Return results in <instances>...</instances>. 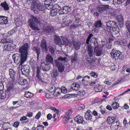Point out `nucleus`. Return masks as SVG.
<instances>
[{
    "label": "nucleus",
    "instance_id": "obj_1",
    "mask_svg": "<svg viewBox=\"0 0 130 130\" xmlns=\"http://www.w3.org/2000/svg\"><path fill=\"white\" fill-rule=\"evenodd\" d=\"M9 75L11 80H10L8 84L7 91L11 94H14L16 92V89L13 87V84L15 80V76L16 71L12 69H10L9 70Z\"/></svg>",
    "mask_w": 130,
    "mask_h": 130
},
{
    "label": "nucleus",
    "instance_id": "obj_2",
    "mask_svg": "<svg viewBox=\"0 0 130 130\" xmlns=\"http://www.w3.org/2000/svg\"><path fill=\"white\" fill-rule=\"evenodd\" d=\"M28 47V44L27 43H25L19 48V51L21 55V58L19 62L20 65H22L26 60L28 55L27 50Z\"/></svg>",
    "mask_w": 130,
    "mask_h": 130
},
{
    "label": "nucleus",
    "instance_id": "obj_3",
    "mask_svg": "<svg viewBox=\"0 0 130 130\" xmlns=\"http://www.w3.org/2000/svg\"><path fill=\"white\" fill-rule=\"evenodd\" d=\"M31 19H29L28 21L29 26L33 30H39V28L37 25L33 21L37 23L41 24L43 22L42 20L40 18L33 15L31 16Z\"/></svg>",
    "mask_w": 130,
    "mask_h": 130
},
{
    "label": "nucleus",
    "instance_id": "obj_4",
    "mask_svg": "<svg viewBox=\"0 0 130 130\" xmlns=\"http://www.w3.org/2000/svg\"><path fill=\"white\" fill-rule=\"evenodd\" d=\"M60 37L59 36L55 35L54 39L55 42L60 46H62L63 45H68L69 41L67 38L64 36H61Z\"/></svg>",
    "mask_w": 130,
    "mask_h": 130
},
{
    "label": "nucleus",
    "instance_id": "obj_5",
    "mask_svg": "<svg viewBox=\"0 0 130 130\" xmlns=\"http://www.w3.org/2000/svg\"><path fill=\"white\" fill-rule=\"evenodd\" d=\"M31 8L34 11L37 9L43 11L44 9V7L41 5L38 0H33Z\"/></svg>",
    "mask_w": 130,
    "mask_h": 130
},
{
    "label": "nucleus",
    "instance_id": "obj_6",
    "mask_svg": "<svg viewBox=\"0 0 130 130\" xmlns=\"http://www.w3.org/2000/svg\"><path fill=\"white\" fill-rule=\"evenodd\" d=\"M72 10L71 7L69 6H65L61 8L59 7L58 13L59 14H67L70 12Z\"/></svg>",
    "mask_w": 130,
    "mask_h": 130
},
{
    "label": "nucleus",
    "instance_id": "obj_7",
    "mask_svg": "<svg viewBox=\"0 0 130 130\" xmlns=\"http://www.w3.org/2000/svg\"><path fill=\"white\" fill-rule=\"evenodd\" d=\"M117 23L115 21H110L107 22L106 23L107 31H110L111 28L113 29L116 28L117 26Z\"/></svg>",
    "mask_w": 130,
    "mask_h": 130
},
{
    "label": "nucleus",
    "instance_id": "obj_8",
    "mask_svg": "<svg viewBox=\"0 0 130 130\" xmlns=\"http://www.w3.org/2000/svg\"><path fill=\"white\" fill-rule=\"evenodd\" d=\"M87 50L89 55H87L85 57V59L87 61H89L93 55V50L91 45H88L87 47Z\"/></svg>",
    "mask_w": 130,
    "mask_h": 130
},
{
    "label": "nucleus",
    "instance_id": "obj_9",
    "mask_svg": "<svg viewBox=\"0 0 130 130\" xmlns=\"http://www.w3.org/2000/svg\"><path fill=\"white\" fill-rule=\"evenodd\" d=\"M109 8L108 5H102L100 6L97 8L98 12L101 13H103L107 11Z\"/></svg>",
    "mask_w": 130,
    "mask_h": 130
},
{
    "label": "nucleus",
    "instance_id": "obj_10",
    "mask_svg": "<svg viewBox=\"0 0 130 130\" xmlns=\"http://www.w3.org/2000/svg\"><path fill=\"white\" fill-rule=\"evenodd\" d=\"M121 53L119 51L113 49L110 53L111 57L115 60L118 59Z\"/></svg>",
    "mask_w": 130,
    "mask_h": 130
},
{
    "label": "nucleus",
    "instance_id": "obj_11",
    "mask_svg": "<svg viewBox=\"0 0 130 130\" xmlns=\"http://www.w3.org/2000/svg\"><path fill=\"white\" fill-rule=\"evenodd\" d=\"M74 120L78 124H86L87 123V122L84 120L83 117L79 115H77L75 117Z\"/></svg>",
    "mask_w": 130,
    "mask_h": 130
},
{
    "label": "nucleus",
    "instance_id": "obj_12",
    "mask_svg": "<svg viewBox=\"0 0 130 130\" xmlns=\"http://www.w3.org/2000/svg\"><path fill=\"white\" fill-rule=\"evenodd\" d=\"M16 46L15 44L11 43L8 44H6L3 46V48L4 50L7 51L12 50L16 48Z\"/></svg>",
    "mask_w": 130,
    "mask_h": 130
},
{
    "label": "nucleus",
    "instance_id": "obj_13",
    "mask_svg": "<svg viewBox=\"0 0 130 130\" xmlns=\"http://www.w3.org/2000/svg\"><path fill=\"white\" fill-rule=\"evenodd\" d=\"M45 62L47 65H48L50 63H52L53 62V58L50 54L46 55Z\"/></svg>",
    "mask_w": 130,
    "mask_h": 130
},
{
    "label": "nucleus",
    "instance_id": "obj_14",
    "mask_svg": "<svg viewBox=\"0 0 130 130\" xmlns=\"http://www.w3.org/2000/svg\"><path fill=\"white\" fill-rule=\"evenodd\" d=\"M43 30L45 32L48 33H51L53 31L54 28L51 25H47L43 28Z\"/></svg>",
    "mask_w": 130,
    "mask_h": 130
},
{
    "label": "nucleus",
    "instance_id": "obj_15",
    "mask_svg": "<svg viewBox=\"0 0 130 130\" xmlns=\"http://www.w3.org/2000/svg\"><path fill=\"white\" fill-rule=\"evenodd\" d=\"M72 113V111L71 109L69 110L66 113L65 115V117L63 119L64 120H65V121L64 122V123H66L69 120V116L71 115Z\"/></svg>",
    "mask_w": 130,
    "mask_h": 130
},
{
    "label": "nucleus",
    "instance_id": "obj_16",
    "mask_svg": "<svg viewBox=\"0 0 130 130\" xmlns=\"http://www.w3.org/2000/svg\"><path fill=\"white\" fill-rule=\"evenodd\" d=\"M92 113L90 110H88L85 114V118L87 120H90L92 118Z\"/></svg>",
    "mask_w": 130,
    "mask_h": 130
},
{
    "label": "nucleus",
    "instance_id": "obj_17",
    "mask_svg": "<svg viewBox=\"0 0 130 130\" xmlns=\"http://www.w3.org/2000/svg\"><path fill=\"white\" fill-rule=\"evenodd\" d=\"M52 0H45L44 1V4L45 7L48 9H51V6L52 5Z\"/></svg>",
    "mask_w": 130,
    "mask_h": 130
},
{
    "label": "nucleus",
    "instance_id": "obj_18",
    "mask_svg": "<svg viewBox=\"0 0 130 130\" xmlns=\"http://www.w3.org/2000/svg\"><path fill=\"white\" fill-rule=\"evenodd\" d=\"M71 43L73 44V47L75 49L77 50L80 49L81 44L80 42L73 41Z\"/></svg>",
    "mask_w": 130,
    "mask_h": 130
},
{
    "label": "nucleus",
    "instance_id": "obj_19",
    "mask_svg": "<svg viewBox=\"0 0 130 130\" xmlns=\"http://www.w3.org/2000/svg\"><path fill=\"white\" fill-rule=\"evenodd\" d=\"M57 63H55L56 65L58 67V70L60 72H62L64 70V67L62 63H59L57 62Z\"/></svg>",
    "mask_w": 130,
    "mask_h": 130
},
{
    "label": "nucleus",
    "instance_id": "obj_20",
    "mask_svg": "<svg viewBox=\"0 0 130 130\" xmlns=\"http://www.w3.org/2000/svg\"><path fill=\"white\" fill-rule=\"evenodd\" d=\"M8 22L7 17L2 16H0V24H6Z\"/></svg>",
    "mask_w": 130,
    "mask_h": 130
},
{
    "label": "nucleus",
    "instance_id": "obj_21",
    "mask_svg": "<svg viewBox=\"0 0 130 130\" xmlns=\"http://www.w3.org/2000/svg\"><path fill=\"white\" fill-rule=\"evenodd\" d=\"M80 87L79 84L77 83H73L71 85V87L72 89L75 91H77L78 90Z\"/></svg>",
    "mask_w": 130,
    "mask_h": 130
},
{
    "label": "nucleus",
    "instance_id": "obj_22",
    "mask_svg": "<svg viewBox=\"0 0 130 130\" xmlns=\"http://www.w3.org/2000/svg\"><path fill=\"white\" fill-rule=\"evenodd\" d=\"M40 47L44 50L47 51L48 50L47 48V45L45 41L43 40L41 41Z\"/></svg>",
    "mask_w": 130,
    "mask_h": 130
},
{
    "label": "nucleus",
    "instance_id": "obj_23",
    "mask_svg": "<svg viewBox=\"0 0 130 130\" xmlns=\"http://www.w3.org/2000/svg\"><path fill=\"white\" fill-rule=\"evenodd\" d=\"M119 127V123L117 122H115L112 124L111 126V128L112 130H116Z\"/></svg>",
    "mask_w": 130,
    "mask_h": 130
},
{
    "label": "nucleus",
    "instance_id": "obj_24",
    "mask_svg": "<svg viewBox=\"0 0 130 130\" xmlns=\"http://www.w3.org/2000/svg\"><path fill=\"white\" fill-rule=\"evenodd\" d=\"M116 119L115 117H108L107 119V123L109 124L113 123V122L116 120Z\"/></svg>",
    "mask_w": 130,
    "mask_h": 130
},
{
    "label": "nucleus",
    "instance_id": "obj_25",
    "mask_svg": "<svg viewBox=\"0 0 130 130\" xmlns=\"http://www.w3.org/2000/svg\"><path fill=\"white\" fill-rule=\"evenodd\" d=\"M32 50L36 52L37 53V59H38L39 58V55L41 52L40 48L38 47H34L33 48Z\"/></svg>",
    "mask_w": 130,
    "mask_h": 130
},
{
    "label": "nucleus",
    "instance_id": "obj_26",
    "mask_svg": "<svg viewBox=\"0 0 130 130\" xmlns=\"http://www.w3.org/2000/svg\"><path fill=\"white\" fill-rule=\"evenodd\" d=\"M118 20L119 22L121 27L123 26V16L121 15H119L117 16Z\"/></svg>",
    "mask_w": 130,
    "mask_h": 130
},
{
    "label": "nucleus",
    "instance_id": "obj_27",
    "mask_svg": "<svg viewBox=\"0 0 130 130\" xmlns=\"http://www.w3.org/2000/svg\"><path fill=\"white\" fill-rule=\"evenodd\" d=\"M22 65H21L19 64V65L22 66L21 71L22 73L23 74H25V72H27L28 67V66L26 65L22 66Z\"/></svg>",
    "mask_w": 130,
    "mask_h": 130
},
{
    "label": "nucleus",
    "instance_id": "obj_28",
    "mask_svg": "<svg viewBox=\"0 0 130 130\" xmlns=\"http://www.w3.org/2000/svg\"><path fill=\"white\" fill-rule=\"evenodd\" d=\"M0 5L5 10H8L9 9V5L6 2L1 3Z\"/></svg>",
    "mask_w": 130,
    "mask_h": 130
},
{
    "label": "nucleus",
    "instance_id": "obj_29",
    "mask_svg": "<svg viewBox=\"0 0 130 130\" xmlns=\"http://www.w3.org/2000/svg\"><path fill=\"white\" fill-rule=\"evenodd\" d=\"M94 52L97 56H100L102 53V51L101 49H99L98 48H95L94 50Z\"/></svg>",
    "mask_w": 130,
    "mask_h": 130
},
{
    "label": "nucleus",
    "instance_id": "obj_30",
    "mask_svg": "<svg viewBox=\"0 0 130 130\" xmlns=\"http://www.w3.org/2000/svg\"><path fill=\"white\" fill-rule=\"evenodd\" d=\"M66 59V57H59L57 59H55L54 62L55 63H57V62H59V63H62V62L60 61V60L61 61H65Z\"/></svg>",
    "mask_w": 130,
    "mask_h": 130
},
{
    "label": "nucleus",
    "instance_id": "obj_31",
    "mask_svg": "<svg viewBox=\"0 0 130 130\" xmlns=\"http://www.w3.org/2000/svg\"><path fill=\"white\" fill-rule=\"evenodd\" d=\"M103 89L102 85H98L94 87V90L96 92H100Z\"/></svg>",
    "mask_w": 130,
    "mask_h": 130
},
{
    "label": "nucleus",
    "instance_id": "obj_32",
    "mask_svg": "<svg viewBox=\"0 0 130 130\" xmlns=\"http://www.w3.org/2000/svg\"><path fill=\"white\" fill-rule=\"evenodd\" d=\"M10 125V124L8 122H4L2 125L3 129L2 130H7Z\"/></svg>",
    "mask_w": 130,
    "mask_h": 130
},
{
    "label": "nucleus",
    "instance_id": "obj_33",
    "mask_svg": "<svg viewBox=\"0 0 130 130\" xmlns=\"http://www.w3.org/2000/svg\"><path fill=\"white\" fill-rule=\"evenodd\" d=\"M3 90H0V99H4L6 97L5 92L3 91Z\"/></svg>",
    "mask_w": 130,
    "mask_h": 130
},
{
    "label": "nucleus",
    "instance_id": "obj_34",
    "mask_svg": "<svg viewBox=\"0 0 130 130\" xmlns=\"http://www.w3.org/2000/svg\"><path fill=\"white\" fill-rule=\"evenodd\" d=\"M61 89L59 88H57L55 89L54 92L53 94L55 96H58L59 95L60 93Z\"/></svg>",
    "mask_w": 130,
    "mask_h": 130
},
{
    "label": "nucleus",
    "instance_id": "obj_35",
    "mask_svg": "<svg viewBox=\"0 0 130 130\" xmlns=\"http://www.w3.org/2000/svg\"><path fill=\"white\" fill-rule=\"evenodd\" d=\"M58 9H53L51 10V11L50 15H51L53 17L56 15L58 13Z\"/></svg>",
    "mask_w": 130,
    "mask_h": 130
},
{
    "label": "nucleus",
    "instance_id": "obj_36",
    "mask_svg": "<svg viewBox=\"0 0 130 130\" xmlns=\"http://www.w3.org/2000/svg\"><path fill=\"white\" fill-rule=\"evenodd\" d=\"M102 25V24L100 20H98L95 22L94 24V25L96 28L100 27Z\"/></svg>",
    "mask_w": 130,
    "mask_h": 130
},
{
    "label": "nucleus",
    "instance_id": "obj_37",
    "mask_svg": "<svg viewBox=\"0 0 130 130\" xmlns=\"http://www.w3.org/2000/svg\"><path fill=\"white\" fill-rule=\"evenodd\" d=\"M25 97L27 98H31L33 96V94L28 91L25 92Z\"/></svg>",
    "mask_w": 130,
    "mask_h": 130
},
{
    "label": "nucleus",
    "instance_id": "obj_38",
    "mask_svg": "<svg viewBox=\"0 0 130 130\" xmlns=\"http://www.w3.org/2000/svg\"><path fill=\"white\" fill-rule=\"evenodd\" d=\"M27 81L25 79H21L19 82V83L21 85H25L27 84Z\"/></svg>",
    "mask_w": 130,
    "mask_h": 130
},
{
    "label": "nucleus",
    "instance_id": "obj_39",
    "mask_svg": "<svg viewBox=\"0 0 130 130\" xmlns=\"http://www.w3.org/2000/svg\"><path fill=\"white\" fill-rule=\"evenodd\" d=\"M112 107L114 109L118 108L119 106V104L116 102H113L112 104Z\"/></svg>",
    "mask_w": 130,
    "mask_h": 130
},
{
    "label": "nucleus",
    "instance_id": "obj_40",
    "mask_svg": "<svg viewBox=\"0 0 130 130\" xmlns=\"http://www.w3.org/2000/svg\"><path fill=\"white\" fill-rule=\"evenodd\" d=\"M90 75L95 78H97L98 76V75L97 73L93 71L91 72L90 73Z\"/></svg>",
    "mask_w": 130,
    "mask_h": 130
},
{
    "label": "nucleus",
    "instance_id": "obj_41",
    "mask_svg": "<svg viewBox=\"0 0 130 130\" xmlns=\"http://www.w3.org/2000/svg\"><path fill=\"white\" fill-rule=\"evenodd\" d=\"M85 93L84 91L82 90L77 92V95L80 96H82L84 95Z\"/></svg>",
    "mask_w": 130,
    "mask_h": 130
},
{
    "label": "nucleus",
    "instance_id": "obj_42",
    "mask_svg": "<svg viewBox=\"0 0 130 130\" xmlns=\"http://www.w3.org/2000/svg\"><path fill=\"white\" fill-rule=\"evenodd\" d=\"M60 89H61L60 92H61V93H63L65 94L67 92V88L65 87H62Z\"/></svg>",
    "mask_w": 130,
    "mask_h": 130
},
{
    "label": "nucleus",
    "instance_id": "obj_43",
    "mask_svg": "<svg viewBox=\"0 0 130 130\" xmlns=\"http://www.w3.org/2000/svg\"><path fill=\"white\" fill-rule=\"evenodd\" d=\"M37 130H44V126L42 125H39L36 128Z\"/></svg>",
    "mask_w": 130,
    "mask_h": 130
},
{
    "label": "nucleus",
    "instance_id": "obj_44",
    "mask_svg": "<svg viewBox=\"0 0 130 130\" xmlns=\"http://www.w3.org/2000/svg\"><path fill=\"white\" fill-rule=\"evenodd\" d=\"M93 36V35L92 34H90L88 36L87 39L86 40V43L87 44H89V42L90 41L91 38Z\"/></svg>",
    "mask_w": 130,
    "mask_h": 130
},
{
    "label": "nucleus",
    "instance_id": "obj_45",
    "mask_svg": "<svg viewBox=\"0 0 130 130\" xmlns=\"http://www.w3.org/2000/svg\"><path fill=\"white\" fill-rule=\"evenodd\" d=\"M48 48L49 51H50L51 54H54L55 52V49L53 48L52 46H49Z\"/></svg>",
    "mask_w": 130,
    "mask_h": 130
},
{
    "label": "nucleus",
    "instance_id": "obj_46",
    "mask_svg": "<svg viewBox=\"0 0 130 130\" xmlns=\"http://www.w3.org/2000/svg\"><path fill=\"white\" fill-rule=\"evenodd\" d=\"M36 77L37 78L39 82H43V81L41 78V76L40 75V73H37Z\"/></svg>",
    "mask_w": 130,
    "mask_h": 130
},
{
    "label": "nucleus",
    "instance_id": "obj_47",
    "mask_svg": "<svg viewBox=\"0 0 130 130\" xmlns=\"http://www.w3.org/2000/svg\"><path fill=\"white\" fill-rule=\"evenodd\" d=\"M58 73H59L58 72V71L57 70H54L53 72V76L54 77H56L58 75Z\"/></svg>",
    "mask_w": 130,
    "mask_h": 130
},
{
    "label": "nucleus",
    "instance_id": "obj_48",
    "mask_svg": "<svg viewBox=\"0 0 130 130\" xmlns=\"http://www.w3.org/2000/svg\"><path fill=\"white\" fill-rule=\"evenodd\" d=\"M90 78V77L89 76H86L84 77V78L82 79V82L88 81Z\"/></svg>",
    "mask_w": 130,
    "mask_h": 130
},
{
    "label": "nucleus",
    "instance_id": "obj_49",
    "mask_svg": "<svg viewBox=\"0 0 130 130\" xmlns=\"http://www.w3.org/2000/svg\"><path fill=\"white\" fill-rule=\"evenodd\" d=\"M30 64L31 66L33 68L35 67L37 68V65L35 61H33L32 62H30Z\"/></svg>",
    "mask_w": 130,
    "mask_h": 130
},
{
    "label": "nucleus",
    "instance_id": "obj_50",
    "mask_svg": "<svg viewBox=\"0 0 130 130\" xmlns=\"http://www.w3.org/2000/svg\"><path fill=\"white\" fill-rule=\"evenodd\" d=\"M88 63L91 65H92L95 62L94 59L91 58L90 59L89 61H88Z\"/></svg>",
    "mask_w": 130,
    "mask_h": 130
},
{
    "label": "nucleus",
    "instance_id": "obj_51",
    "mask_svg": "<svg viewBox=\"0 0 130 130\" xmlns=\"http://www.w3.org/2000/svg\"><path fill=\"white\" fill-rule=\"evenodd\" d=\"M55 89H56L55 86L52 87L49 89V92L51 93L54 92L55 90Z\"/></svg>",
    "mask_w": 130,
    "mask_h": 130
},
{
    "label": "nucleus",
    "instance_id": "obj_52",
    "mask_svg": "<svg viewBox=\"0 0 130 130\" xmlns=\"http://www.w3.org/2000/svg\"><path fill=\"white\" fill-rule=\"evenodd\" d=\"M41 113V112H39L35 116V118L37 119H39L40 117Z\"/></svg>",
    "mask_w": 130,
    "mask_h": 130
},
{
    "label": "nucleus",
    "instance_id": "obj_53",
    "mask_svg": "<svg viewBox=\"0 0 130 130\" xmlns=\"http://www.w3.org/2000/svg\"><path fill=\"white\" fill-rule=\"evenodd\" d=\"M13 30H11V31H9L6 34H7V37H9L10 35H11L13 33Z\"/></svg>",
    "mask_w": 130,
    "mask_h": 130
},
{
    "label": "nucleus",
    "instance_id": "obj_54",
    "mask_svg": "<svg viewBox=\"0 0 130 130\" xmlns=\"http://www.w3.org/2000/svg\"><path fill=\"white\" fill-rule=\"evenodd\" d=\"M77 16L76 15L75 16V23H79V18L77 17Z\"/></svg>",
    "mask_w": 130,
    "mask_h": 130
},
{
    "label": "nucleus",
    "instance_id": "obj_55",
    "mask_svg": "<svg viewBox=\"0 0 130 130\" xmlns=\"http://www.w3.org/2000/svg\"><path fill=\"white\" fill-rule=\"evenodd\" d=\"M116 65H115L113 64H112L111 67L110 68L111 70H115L116 69Z\"/></svg>",
    "mask_w": 130,
    "mask_h": 130
},
{
    "label": "nucleus",
    "instance_id": "obj_56",
    "mask_svg": "<svg viewBox=\"0 0 130 130\" xmlns=\"http://www.w3.org/2000/svg\"><path fill=\"white\" fill-rule=\"evenodd\" d=\"M98 42L96 41L95 40L94 42V46L95 48H98Z\"/></svg>",
    "mask_w": 130,
    "mask_h": 130
},
{
    "label": "nucleus",
    "instance_id": "obj_57",
    "mask_svg": "<svg viewBox=\"0 0 130 130\" xmlns=\"http://www.w3.org/2000/svg\"><path fill=\"white\" fill-rule=\"evenodd\" d=\"M82 128L81 126H78L74 127L73 130H82Z\"/></svg>",
    "mask_w": 130,
    "mask_h": 130
},
{
    "label": "nucleus",
    "instance_id": "obj_58",
    "mask_svg": "<svg viewBox=\"0 0 130 130\" xmlns=\"http://www.w3.org/2000/svg\"><path fill=\"white\" fill-rule=\"evenodd\" d=\"M123 123L125 126H126L128 124V122L127 120L125 119H124L123 121Z\"/></svg>",
    "mask_w": 130,
    "mask_h": 130
},
{
    "label": "nucleus",
    "instance_id": "obj_59",
    "mask_svg": "<svg viewBox=\"0 0 130 130\" xmlns=\"http://www.w3.org/2000/svg\"><path fill=\"white\" fill-rule=\"evenodd\" d=\"M4 89V86L3 83L0 81V90H3Z\"/></svg>",
    "mask_w": 130,
    "mask_h": 130
},
{
    "label": "nucleus",
    "instance_id": "obj_60",
    "mask_svg": "<svg viewBox=\"0 0 130 130\" xmlns=\"http://www.w3.org/2000/svg\"><path fill=\"white\" fill-rule=\"evenodd\" d=\"M52 115L50 114H48L47 116V118L48 120H50L52 118Z\"/></svg>",
    "mask_w": 130,
    "mask_h": 130
},
{
    "label": "nucleus",
    "instance_id": "obj_61",
    "mask_svg": "<svg viewBox=\"0 0 130 130\" xmlns=\"http://www.w3.org/2000/svg\"><path fill=\"white\" fill-rule=\"evenodd\" d=\"M76 55L75 54V56L74 57H73L72 59V61H76L77 59V58L76 56Z\"/></svg>",
    "mask_w": 130,
    "mask_h": 130
},
{
    "label": "nucleus",
    "instance_id": "obj_62",
    "mask_svg": "<svg viewBox=\"0 0 130 130\" xmlns=\"http://www.w3.org/2000/svg\"><path fill=\"white\" fill-rule=\"evenodd\" d=\"M130 91V88L128 89L127 90L124 91L122 93L120 94L121 95H123L124 94Z\"/></svg>",
    "mask_w": 130,
    "mask_h": 130
},
{
    "label": "nucleus",
    "instance_id": "obj_63",
    "mask_svg": "<svg viewBox=\"0 0 130 130\" xmlns=\"http://www.w3.org/2000/svg\"><path fill=\"white\" fill-rule=\"evenodd\" d=\"M7 43H11L13 42V41L10 39H6Z\"/></svg>",
    "mask_w": 130,
    "mask_h": 130
},
{
    "label": "nucleus",
    "instance_id": "obj_64",
    "mask_svg": "<svg viewBox=\"0 0 130 130\" xmlns=\"http://www.w3.org/2000/svg\"><path fill=\"white\" fill-rule=\"evenodd\" d=\"M27 116L29 117H31L32 116V113L31 112H29L27 113Z\"/></svg>",
    "mask_w": 130,
    "mask_h": 130
}]
</instances>
